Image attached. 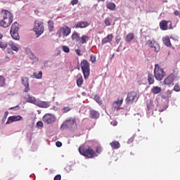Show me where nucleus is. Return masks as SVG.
<instances>
[{
	"mask_svg": "<svg viewBox=\"0 0 180 180\" xmlns=\"http://www.w3.org/2000/svg\"><path fill=\"white\" fill-rule=\"evenodd\" d=\"M79 153L81 155H84L86 158H94L98 157L96 153L92 150L91 146H82L79 148Z\"/></svg>",
	"mask_w": 180,
	"mask_h": 180,
	"instance_id": "nucleus-1",
	"label": "nucleus"
},
{
	"mask_svg": "<svg viewBox=\"0 0 180 180\" xmlns=\"http://www.w3.org/2000/svg\"><path fill=\"white\" fill-rule=\"evenodd\" d=\"M147 109H146V113L147 116L150 117V116H153L154 115V111L157 112V108L158 106V101H150L149 103L146 105Z\"/></svg>",
	"mask_w": 180,
	"mask_h": 180,
	"instance_id": "nucleus-2",
	"label": "nucleus"
},
{
	"mask_svg": "<svg viewBox=\"0 0 180 180\" xmlns=\"http://www.w3.org/2000/svg\"><path fill=\"white\" fill-rule=\"evenodd\" d=\"M165 75V72L164 71V69L160 67L158 64H156L154 69V76L155 79H157V81H162Z\"/></svg>",
	"mask_w": 180,
	"mask_h": 180,
	"instance_id": "nucleus-3",
	"label": "nucleus"
},
{
	"mask_svg": "<svg viewBox=\"0 0 180 180\" xmlns=\"http://www.w3.org/2000/svg\"><path fill=\"white\" fill-rule=\"evenodd\" d=\"M19 24L18 22H15L12 25L10 30L11 36L14 40H20V37L19 36Z\"/></svg>",
	"mask_w": 180,
	"mask_h": 180,
	"instance_id": "nucleus-4",
	"label": "nucleus"
},
{
	"mask_svg": "<svg viewBox=\"0 0 180 180\" xmlns=\"http://www.w3.org/2000/svg\"><path fill=\"white\" fill-rule=\"evenodd\" d=\"M82 71L83 72L84 77L85 79H87L88 77H89V62L86 60H83L80 63Z\"/></svg>",
	"mask_w": 180,
	"mask_h": 180,
	"instance_id": "nucleus-5",
	"label": "nucleus"
},
{
	"mask_svg": "<svg viewBox=\"0 0 180 180\" xmlns=\"http://www.w3.org/2000/svg\"><path fill=\"white\" fill-rule=\"evenodd\" d=\"M34 32H35L37 37H40V36H41L44 32V26L43 25V22L35 21Z\"/></svg>",
	"mask_w": 180,
	"mask_h": 180,
	"instance_id": "nucleus-6",
	"label": "nucleus"
},
{
	"mask_svg": "<svg viewBox=\"0 0 180 180\" xmlns=\"http://www.w3.org/2000/svg\"><path fill=\"white\" fill-rule=\"evenodd\" d=\"M71 34V29L68 26L61 27L56 32L57 36L58 38L60 39L63 35L65 37L67 36H70Z\"/></svg>",
	"mask_w": 180,
	"mask_h": 180,
	"instance_id": "nucleus-7",
	"label": "nucleus"
},
{
	"mask_svg": "<svg viewBox=\"0 0 180 180\" xmlns=\"http://www.w3.org/2000/svg\"><path fill=\"white\" fill-rule=\"evenodd\" d=\"M139 99V97H137V93L135 91H131L130 93L128 94L127 98L125 99V101L127 103L130 104V103H134V101L137 102V100Z\"/></svg>",
	"mask_w": 180,
	"mask_h": 180,
	"instance_id": "nucleus-8",
	"label": "nucleus"
},
{
	"mask_svg": "<svg viewBox=\"0 0 180 180\" xmlns=\"http://www.w3.org/2000/svg\"><path fill=\"white\" fill-rule=\"evenodd\" d=\"M8 13V22H6V20H2L0 22V26L1 27H9L11 25H12V22H13V15L11 13Z\"/></svg>",
	"mask_w": 180,
	"mask_h": 180,
	"instance_id": "nucleus-9",
	"label": "nucleus"
},
{
	"mask_svg": "<svg viewBox=\"0 0 180 180\" xmlns=\"http://www.w3.org/2000/svg\"><path fill=\"white\" fill-rule=\"evenodd\" d=\"M35 106H38V108H42L43 109H47V108H50V106H51V102L43 101L39 98H37V104Z\"/></svg>",
	"mask_w": 180,
	"mask_h": 180,
	"instance_id": "nucleus-10",
	"label": "nucleus"
},
{
	"mask_svg": "<svg viewBox=\"0 0 180 180\" xmlns=\"http://www.w3.org/2000/svg\"><path fill=\"white\" fill-rule=\"evenodd\" d=\"M43 121L44 122V123H47L48 124H50L56 122V116L51 114H46L43 117Z\"/></svg>",
	"mask_w": 180,
	"mask_h": 180,
	"instance_id": "nucleus-11",
	"label": "nucleus"
},
{
	"mask_svg": "<svg viewBox=\"0 0 180 180\" xmlns=\"http://www.w3.org/2000/svg\"><path fill=\"white\" fill-rule=\"evenodd\" d=\"M20 120H23V117L20 115H13L8 118L6 124H11V123H13V122H20Z\"/></svg>",
	"mask_w": 180,
	"mask_h": 180,
	"instance_id": "nucleus-12",
	"label": "nucleus"
},
{
	"mask_svg": "<svg viewBox=\"0 0 180 180\" xmlns=\"http://www.w3.org/2000/svg\"><path fill=\"white\" fill-rule=\"evenodd\" d=\"M169 23V29H172V22L162 20L160 22V27L161 30H168V24Z\"/></svg>",
	"mask_w": 180,
	"mask_h": 180,
	"instance_id": "nucleus-13",
	"label": "nucleus"
},
{
	"mask_svg": "<svg viewBox=\"0 0 180 180\" xmlns=\"http://www.w3.org/2000/svg\"><path fill=\"white\" fill-rule=\"evenodd\" d=\"M148 46H149V47H151V49H154L155 51H156V53H158V51H160V46H158V44L157 43V41L153 40H148L147 42Z\"/></svg>",
	"mask_w": 180,
	"mask_h": 180,
	"instance_id": "nucleus-14",
	"label": "nucleus"
},
{
	"mask_svg": "<svg viewBox=\"0 0 180 180\" xmlns=\"http://www.w3.org/2000/svg\"><path fill=\"white\" fill-rule=\"evenodd\" d=\"M89 26V23L86 21H80L75 24V27L76 29H85V27H88Z\"/></svg>",
	"mask_w": 180,
	"mask_h": 180,
	"instance_id": "nucleus-15",
	"label": "nucleus"
},
{
	"mask_svg": "<svg viewBox=\"0 0 180 180\" xmlns=\"http://www.w3.org/2000/svg\"><path fill=\"white\" fill-rule=\"evenodd\" d=\"M175 79V75L174 74H170L166 79L164 80L165 85H171Z\"/></svg>",
	"mask_w": 180,
	"mask_h": 180,
	"instance_id": "nucleus-16",
	"label": "nucleus"
},
{
	"mask_svg": "<svg viewBox=\"0 0 180 180\" xmlns=\"http://www.w3.org/2000/svg\"><path fill=\"white\" fill-rule=\"evenodd\" d=\"M66 124H68V129H69V130H72V129H75L77 127V124H75V119L66 120Z\"/></svg>",
	"mask_w": 180,
	"mask_h": 180,
	"instance_id": "nucleus-17",
	"label": "nucleus"
},
{
	"mask_svg": "<svg viewBox=\"0 0 180 180\" xmlns=\"http://www.w3.org/2000/svg\"><path fill=\"white\" fill-rule=\"evenodd\" d=\"M22 84L25 87V92H29V91H30V88L29 87V78L22 77Z\"/></svg>",
	"mask_w": 180,
	"mask_h": 180,
	"instance_id": "nucleus-18",
	"label": "nucleus"
},
{
	"mask_svg": "<svg viewBox=\"0 0 180 180\" xmlns=\"http://www.w3.org/2000/svg\"><path fill=\"white\" fill-rule=\"evenodd\" d=\"M26 102H27V103H32V105H36L37 103V99L36 98V97L32 95H28L26 98Z\"/></svg>",
	"mask_w": 180,
	"mask_h": 180,
	"instance_id": "nucleus-19",
	"label": "nucleus"
},
{
	"mask_svg": "<svg viewBox=\"0 0 180 180\" xmlns=\"http://www.w3.org/2000/svg\"><path fill=\"white\" fill-rule=\"evenodd\" d=\"M8 46L9 47H11V50H13V51H16V53H18V51H19V45L12 41H10L8 42Z\"/></svg>",
	"mask_w": 180,
	"mask_h": 180,
	"instance_id": "nucleus-20",
	"label": "nucleus"
},
{
	"mask_svg": "<svg viewBox=\"0 0 180 180\" xmlns=\"http://www.w3.org/2000/svg\"><path fill=\"white\" fill-rule=\"evenodd\" d=\"M123 103V98H118L117 101H115L112 104V108L114 109H119L120 106H122V104Z\"/></svg>",
	"mask_w": 180,
	"mask_h": 180,
	"instance_id": "nucleus-21",
	"label": "nucleus"
},
{
	"mask_svg": "<svg viewBox=\"0 0 180 180\" xmlns=\"http://www.w3.org/2000/svg\"><path fill=\"white\" fill-rule=\"evenodd\" d=\"M113 39V34H108L106 37L103 38L102 39V44H106L108 43H110V41H112Z\"/></svg>",
	"mask_w": 180,
	"mask_h": 180,
	"instance_id": "nucleus-22",
	"label": "nucleus"
},
{
	"mask_svg": "<svg viewBox=\"0 0 180 180\" xmlns=\"http://www.w3.org/2000/svg\"><path fill=\"white\" fill-rule=\"evenodd\" d=\"M99 112L95 110H90V117L91 119H98L100 116Z\"/></svg>",
	"mask_w": 180,
	"mask_h": 180,
	"instance_id": "nucleus-23",
	"label": "nucleus"
},
{
	"mask_svg": "<svg viewBox=\"0 0 180 180\" xmlns=\"http://www.w3.org/2000/svg\"><path fill=\"white\" fill-rule=\"evenodd\" d=\"M162 91V89H161V87L155 86L151 89L150 92H152L153 95H158V94H161Z\"/></svg>",
	"mask_w": 180,
	"mask_h": 180,
	"instance_id": "nucleus-24",
	"label": "nucleus"
},
{
	"mask_svg": "<svg viewBox=\"0 0 180 180\" xmlns=\"http://www.w3.org/2000/svg\"><path fill=\"white\" fill-rule=\"evenodd\" d=\"M110 145L112 147V150H117L120 148V143H119V141H113L110 143Z\"/></svg>",
	"mask_w": 180,
	"mask_h": 180,
	"instance_id": "nucleus-25",
	"label": "nucleus"
},
{
	"mask_svg": "<svg viewBox=\"0 0 180 180\" xmlns=\"http://www.w3.org/2000/svg\"><path fill=\"white\" fill-rule=\"evenodd\" d=\"M162 41L165 46H166L167 47H171L172 44H171V40H169V37H163Z\"/></svg>",
	"mask_w": 180,
	"mask_h": 180,
	"instance_id": "nucleus-26",
	"label": "nucleus"
},
{
	"mask_svg": "<svg viewBox=\"0 0 180 180\" xmlns=\"http://www.w3.org/2000/svg\"><path fill=\"white\" fill-rule=\"evenodd\" d=\"M134 39V34L132 32L129 33L126 38H125V41H127V43H131V40H133Z\"/></svg>",
	"mask_w": 180,
	"mask_h": 180,
	"instance_id": "nucleus-27",
	"label": "nucleus"
},
{
	"mask_svg": "<svg viewBox=\"0 0 180 180\" xmlns=\"http://www.w3.org/2000/svg\"><path fill=\"white\" fill-rule=\"evenodd\" d=\"M154 75L151 73L148 74V82L149 85H153L155 82Z\"/></svg>",
	"mask_w": 180,
	"mask_h": 180,
	"instance_id": "nucleus-28",
	"label": "nucleus"
},
{
	"mask_svg": "<svg viewBox=\"0 0 180 180\" xmlns=\"http://www.w3.org/2000/svg\"><path fill=\"white\" fill-rule=\"evenodd\" d=\"M106 6L110 11H115L116 9V4H115V3L108 2L107 3Z\"/></svg>",
	"mask_w": 180,
	"mask_h": 180,
	"instance_id": "nucleus-29",
	"label": "nucleus"
},
{
	"mask_svg": "<svg viewBox=\"0 0 180 180\" xmlns=\"http://www.w3.org/2000/svg\"><path fill=\"white\" fill-rule=\"evenodd\" d=\"M33 75L34 78H36V79H41V78H43V72L39 71L38 73L34 72Z\"/></svg>",
	"mask_w": 180,
	"mask_h": 180,
	"instance_id": "nucleus-30",
	"label": "nucleus"
},
{
	"mask_svg": "<svg viewBox=\"0 0 180 180\" xmlns=\"http://www.w3.org/2000/svg\"><path fill=\"white\" fill-rule=\"evenodd\" d=\"M88 40H89V37L87 35H82L80 38V43H82V44H86Z\"/></svg>",
	"mask_w": 180,
	"mask_h": 180,
	"instance_id": "nucleus-31",
	"label": "nucleus"
},
{
	"mask_svg": "<svg viewBox=\"0 0 180 180\" xmlns=\"http://www.w3.org/2000/svg\"><path fill=\"white\" fill-rule=\"evenodd\" d=\"M30 58L31 61H32V64H33V63H37V61H39V58H37L36 56H34V54H33V53H31V54L30 56Z\"/></svg>",
	"mask_w": 180,
	"mask_h": 180,
	"instance_id": "nucleus-32",
	"label": "nucleus"
},
{
	"mask_svg": "<svg viewBox=\"0 0 180 180\" xmlns=\"http://www.w3.org/2000/svg\"><path fill=\"white\" fill-rule=\"evenodd\" d=\"M2 13L4 15V16H3L4 20H8V18H9V14L8 13H11V12H9L7 10H4V11H2Z\"/></svg>",
	"mask_w": 180,
	"mask_h": 180,
	"instance_id": "nucleus-33",
	"label": "nucleus"
},
{
	"mask_svg": "<svg viewBox=\"0 0 180 180\" xmlns=\"http://www.w3.org/2000/svg\"><path fill=\"white\" fill-rule=\"evenodd\" d=\"M81 38L79 37V35L77 32H75L72 34V40H76V41H79Z\"/></svg>",
	"mask_w": 180,
	"mask_h": 180,
	"instance_id": "nucleus-34",
	"label": "nucleus"
},
{
	"mask_svg": "<svg viewBox=\"0 0 180 180\" xmlns=\"http://www.w3.org/2000/svg\"><path fill=\"white\" fill-rule=\"evenodd\" d=\"M82 84H84V79H82V77H80L77 79V86H81Z\"/></svg>",
	"mask_w": 180,
	"mask_h": 180,
	"instance_id": "nucleus-35",
	"label": "nucleus"
},
{
	"mask_svg": "<svg viewBox=\"0 0 180 180\" xmlns=\"http://www.w3.org/2000/svg\"><path fill=\"white\" fill-rule=\"evenodd\" d=\"M110 22H112V19H110V18H107L104 20L105 26H110L112 25Z\"/></svg>",
	"mask_w": 180,
	"mask_h": 180,
	"instance_id": "nucleus-36",
	"label": "nucleus"
},
{
	"mask_svg": "<svg viewBox=\"0 0 180 180\" xmlns=\"http://www.w3.org/2000/svg\"><path fill=\"white\" fill-rule=\"evenodd\" d=\"M6 47H8V43L2 42L0 41V49L5 50V49H6Z\"/></svg>",
	"mask_w": 180,
	"mask_h": 180,
	"instance_id": "nucleus-37",
	"label": "nucleus"
},
{
	"mask_svg": "<svg viewBox=\"0 0 180 180\" xmlns=\"http://www.w3.org/2000/svg\"><path fill=\"white\" fill-rule=\"evenodd\" d=\"M48 26L50 31L53 30V28L54 27V22H53L51 20H49L48 22Z\"/></svg>",
	"mask_w": 180,
	"mask_h": 180,
	"instance_id": "nucleus-38",
	"label": "nucleus"
},
{
	"mask_svg": "<svg viewBox=\"0 0 180 180\" xmlns=\"http://www.w3.org/2000/svg\"><path fill=\"white\" fill-rule=\"evenodd\" d=\"M5 77L4 76H0V86H4L5 85Z\"/></svg>",
	"mask_w": 180,
	"mask_h": 180,
	"instance_id": "nucleus-39",
	"label": "nucleus"
},
{
	"mask_svg": "<svg viewBox=\"0 0 180 180\" xmlns=\"http://www.w3.org/2000/svg\"><path fill=\"white\" fill-rule=\"evenodd\" d=\"M94 101H96L98 105H102V101H101V98H99V96H95Z\"/></svg>",
	"mask_w": 180,
	"mask_h": 180,
	"instance_id": "nucleus-40",
	"label": "nucleus"
},
{
	"mask_svg": "<svg viewBox=\"0 0 180 180\" xmlns=\"http://www.w3.org/2000/svg\"><path fill=\"white\" fill-rule=\"evenodd\" d=\"M90 61L92 63V64L96 63V56H95L94 55H91Z\"/></svg>",
	"mask_w": 180,
	"mask_h": 180,
	"instance_id": "nucleus-41",
	"label": "nucleus"
},
{
	"mask_svg": "<svg viewBox=\"0 0 180 180\" xmlns=\"http://www.w3.org/2000/svg\"><path fill=\"white\" fill-rule=\"evenodd\" d=\"M8 115H9V112L8 111H6L4 112V118L2 119V123H5V122H6V117H8Z\"/></svg>",
	"mask_w": 180,
	"mask_h": 180,
	"instance_id": "nucleus-42",
	"label": "nucleus"
},
{
	"mask_svg": "<svg viewBox=\"0 0 180 180\" xmlns=\"http://www.w3.org/2000/svg\"><path fill=\"white\" fill-rule=\"evenodd\" d=\"M70 110H71V108L70 107H64L62 109V112L63 113H67V112H70Z\"/></svg>",
	"mask_w": 180,
	"mask_h": 180,
	"instance_id": "nucleus-43",
	"label": "nucleus"
},
{
	"mask_svg": "<svg viewBox=\"0 0 180 180\" xmlns=\"http://www.w3.org/2000/svg\"><path fill=\"white\" fill-rule=\"evenodd\" d=\"M62 50L65 52V53H70V48L67 46H62Z\"/></svg>",
	"mask_w": 180,
	"mask_h": 180,
	"instance_id": "nucleus-44",
	"label": "nucleus"
},
{
	"mask_svg": "<svg viewBox=\"0 0 180 180\" xmlns=\"http://www.w3.org/2000/svg\"><path fill=\"white\" fill-rule=\"evenodd\" d=\"M60 129L62 130H64V129H68V125L67 124V122L66 121L61 124Z\"/></svg>",
	"mask_w": 180,
	"mask_h": 180,
	"instance_id": "nucleus-45",
	"label": "nucleus"
},
{
	"mask_svg": "<svg viewBox=\"0 0 180 180\" xmlns=\"http://www.w3.org/2000/svg\"><path fill=\"white\" fill-rule=\"evenodd\" d=\"M65 169L67 172H71V171H72V166L68 165L65 168Z\"/></svg>",
	"mask_w": 180,
	"mask_h": 180,
	"instance_id": "nucleus-46",
	"label": "nucleus"
},
{
	"mask_svg": "<svg viewBox=\"0 0 180 180\" xmlns=\"http://www.w3.org/2000/svg\"><path fill=\"white\" fill-rule=\"evenodd\" d=\"M174 91H175L176 92L180 91V86H179L178 84H175L174 87Z\"/></svg>",
	"mask_w": 180,
	"mask_h": 180,
	"instance_id": "nucleus-47",
	"label": "nucleus"
},
{
	"mask_svg": "<svg viewBox=\"0 0 180 180\" xmlns=\"http://www.w3.org/2000/svg\"><path fill=\"white\" fill-rule=\"evenodd\" d=\"M96 153H97L98 154H101V153H102V147L98 146V147L96 148Z\"/></svg>",
	"mask_w": 180,
	"mask_h": 180,
	"instance_id": "nucleus-48",
	"label": "nucleus"
},
{
	"mask_svg": "<svg viewBox=\"0 0 180 180\" xmlns=\"http://www.w3.org/2000/svg\"><path fill=\"white\" fill-rule=\"evenodd\" d=\"M53 180H61V174H58L55 176V177L53 178Z\"/></svg>",
	"mask_w": 180,
	"mask_h": 180,
	"instance_id": "nucleus-49",
	"label": "nucleus"
},
{
	"mask_svg": "<svg viewBox=\"0 0 180 180\" xmlns=\"http://www.w3.org/2000/svg\"><path fill=\"white\" fill-rule=\"evenodd\" d=\"M37 126L38 127H43V122H41V121H38V122H37Z\"/></svg>",
	"mask_w": 180,
	"mask_h": 180,
	"instance_id": "nucleus-50",
	"label": "nucleus"
},
{
	"mask_svg": "<svg viewBox=\"0 0 180 180\" xmlns=\"http://www.w3.org/2000/svg\"><path fill=\"white\" fill-rule=\"evenodd\" d=\"M120 40H122V38H120V37L117 36L115 37V41L117 44H119V43H120Z\"/></svg>",
	"mask_w": 180,
	"mask_h": 180,
	"instance_id": "nucleus-51",
	"label": "nucleus"
},
{
	"mask_svg": "<svg viewBox=\"0 0 180 180\" xmlns=\"http://www.w3.org/2000/svg\"><path fill=\"white\" fill-rule=\"evenodd\" d=\"M70 4L74 6V5H77V4H78V0H72Z\"/></svg>",
	"mask_w": 180,
	"mask_h": 180,
	"instance_id": "nucleus-52",
	"label": "nucleus"
},
{
	"mask_svg": "<svg viewBox=\"0 0 180 180\" xmlns=\"http://www.w3.org/2000/svg\"><path fill=\"white\" fill-rule=\"evenodd\" d=\"M56 147H61L63 146V143H61L60 141H57L56 143Z\"/></svg>",
	"mask_w": 180,
	"mask_h": 180,
	"instance_id": "nucleus-53",
	"label": "nucleus"
},
{
	"mask_svg": "<svg viewBox=\"0 0 180 180\" xmlns=\"http://www.w3.org/2000/svg\"><path fill=\"white\" fill-rule=\"evenodd\" d=\"M75 52L77 53V56H82V54H81V50L77 49V50L75 51Z\"/></svg>",
	"mask_w": 180,
	"mask_h": 180,
	"instance_id": "nucleus-54",
	"label": "nucleus"
},
{
	"mask_svg": "<svg viewBox=\"0 0 180 180\" xmlns=\"http://www.w3.org/2000/svg\"><path fill=\"white\" fill-rule=\"evenodd\" d=\"M111 124H112V126H117V122H116V121H112V122H111Z\"/></svg>",
	"mask_w": 180,
	"mask_h": 180,
	"instance_id": "nucleus-55",
	"label": "nucleus"
},
{
	"mask_svg": "<svg viewBox=\"0 0 180 180\" xmlns=\"http://www.w3.org/2000/svg\"><path fill=\"white\" fill-rule=\"evenodd\" d=\"M26 52H27L28 54H32V51H31L30 49H29V48H27V49H26Z\"/></svg>",
	"mask_w": 180,
	"mask_h": 180,
	"instance_id": "nucleus-56",
	"label": "nucleus"
},
{
	"mask_svg": "<svg viewBox=\"0 0 180 180\" xmlns=\"http://www.w3.org/2000/svg\"><path fill=\"white\" fill-rule=\"evenodd\" d=\"M174 15H175V16H179V15H180L179 11H174Z\"/></svg>",
	"mask_w": 180,
	"mask_h": 180,
	"instance_id": "nucleus-57",
	"label": "nucleus"
},
{
	"mask_svg": "<svg viewBox=\"0 0 180 180\" xmlns=\"http://www.w3.org/2000/svg\"><path fill=\"white\" fill-rule=\"evenodd\" d=\"M121 47H122V44H120V46H118V48L117 49V53L120 52V48Z\"/></svg>",
	"mask_w": 180,
	"mask_h": 180,
	"instance_id": "nucleus-58",
	"label": "nucleus"
},
{
	"mask_svg": "<svg viewBox=\"0 0 180 180\" xmlns=\"http://www.w3.org/2000/svg\"><path fill=\"white\" fill-rule=\"evenodd\" d=\"M127 143L128 144H130V143H133V138H131L130 139H129Z\"/></svg>",
	"mask_w": 180,
	"mask_h": 180,
	"instance_id": "nucleus-59",
	"label": "nucleus"
},
{
	"mask_svg": "<svg viewBox=\"0 0 180 180\" xmlns=\"http://www.w3.org/2000/svg\"><path fill=\"white\" fill-rule=\"evenodd\" d=\"M53 110H55L56 112H57V110H58V108L57 106H53Z\"/></svg>",
	"mask_w": 180,
	"mask_h": 180,
	"instance_id": "nucleus-60",
	"label": "nucleus"
},
{
	"mask_svg": "<svg viewBox=\"0 0 180 180\" xmlns=\"http://www.w3.org/2000/svg\"><path fill=\"white\" fill-rule=\"evenodd\" d=\"M7 53H8V54H11V53H12V49H7Z\"/></svg>",
	"mask_w": 180,
	"mask_h": 180,
	"instance_id": "nucleus-61",
	"label": "nucleus"
},
{
	"mask_svg": "<svg viewBox=\"0 0 180 180\" xmlns=\"http://www.w3.org/2000/svg\"><path fill=\"white\" fill-rule=\"evenodd\" d=\"M5 60H6V61H9V60H10V59H9V57H8V56L6 57V59H5Z\"/></svg>",
	"mask_w": 180,
	"mask_h": 180,
	"instance_id": "nucleus-62",
	"label": "nucleus"
},
{
	"mask_svg": "<svg viewBox=\"0 0 180 180\" xmlns=\"http://www.w3.org/2000/svg\"><path fill=\"white\" fill-rule=\"evenodd\" d=\"M2 37H4V35H2V34L0 33V39H2Z\"/></svg>",
	"mask_w": 180,
	"mask_h": 180,
	"instance_id": "nucleus-63",
	"label": "nucleus"
},
{
	"mask_svg": "<svg viewBox=\"0 0 180 180\" xmlns=\"http://www.w3.org/2000/svg\"><path fill=\"white\" fill-rule=\"evenodd\" d=\"M15 108H16V107H11V108H9V110H12V109H15Z\"/></svg>",
	"mask_w": 180,
	"mask_h": 180,
	"instance_id": "nucleus-64",
	"label": "nucleus"
}]
</instances>
